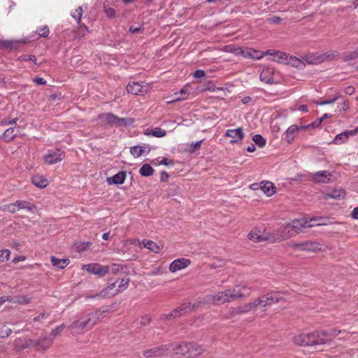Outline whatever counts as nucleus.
Here are the masks:
<instances>
[{"label": "nucleus", "mask_w": 358, "mask_h": 358, "mask_svg": "<svg viewBox=\"0 0 358 358\" xmlns=\"http://www.w3.org/2000/svg\"><path fill=\"white\" fill-rule=\"evenodd\" d=\"M101 313L99 310L90 312L74 321L69 327L72 334H81L84 330L91 329L99 320Z\"/></svg>", "instance_id": "nucleus-1"}, {"label": "nucleus", "mask_w": 358, "mask_h": 358, "mask_svg": "<svg viewBox=\"0 0 358 358\" xmlns=\"http://www.w3.org/2000/svg\"><path fill=\"white\" fill-rule=\"evenodd\" d=\"M316 218L311 219L310 220L306 219L294 220L291 223L287 224L281 230H278V236L287 234L288 238L292 236L294 234H289L290 231H294L296 234L299 233L303 228H311L314 227V224H311L312 221H315Z\"/></svg>", "instance_id": "nucleus-2"}, {"label": "nucleus", "mask_w": 358, "mask_h": 358, "mask_svg": "<svg viewBox=\"0 0 358 358\" xmlns=\"http://www.w3.org/2000/svg\"><path fill=\"white\" fill-rule=\"evenodd\" d=\"M342 331L337 329L315 331L311 332L313 345H324L336 337Z\"/></svg>", "instance_id": "nucleus-3"}, {"label": "nucleus", "mask_w": 358, "mask_h": 358, "mask_svg": "<svg viewBox=\"0 0 358 358\" xmlns=\"http://www.w3.org/2000/svg\"><path fill=\"white\" fill-rule=\"evenodd\" d=\"M52 343L51 338H49L48 336L45 335L38 339H27L22 348L23 349L35 348L36 350L43 352L49 349Z\"/></svg>", "instance_id": "nucleus-4"}, {"label": "nucleus", "mask_w": 358, "mask_h": 358, "mask_svg": "<svg viewBox=\"0 0 358 358\" xmlns=\"http://www.w3.org/2000/svg\"><path fill=\"white\" fill-rule=\"evenodd\" d=\"M248 237L250 241L258 243L264 241H280L287 239L289 236L285 234L275 238L269 234H265L259 228H255L250 231L248 235Z\"/></svg>", "instance_id": "nucleus-5"}, {"label": "nucleus", "mask_w": 358, "mask_h": 358, "mask_svg": "<svg viewBox=\"0 0 358 358\" xmlns=\"http://www.w3.org/2000/svg\"><path fill=\"white\" fill-rule=\"evenodd\" d=\"M284 294L281 292L267 293L255 299L257 306L266 307L278 303L285 299Z\"/></svg>", "instance_id": "nucleus-6"}, {"label": "nucleus", "mask_w": 358, "mask_h": 358, "mask_svg": "<svg viewBox=\"0 0 358 358\" xmlns=\"http://www.w3.org/2000/svg\"><path fill=\"white\" fill-rule=\"evenodd\" d=\"M229 298L231 301L236 299L248 297L254 290L252 287L247 285H236L232 289H228Z\"/></svg>", "instance_id": "nucleus-7"}, {"label": "nucleus", "mask_w": 358, "mask_h": 358, "mask_svg": "<svg viewBox=\"0 0 358 358\" xmlns=\"http://www.w3.org/2000/svg\"><path fill=\"white\" fill-rule=\"evenodd\" d=\"M228 290L208 294L205 297L206 303L212 305H220L231 302Z\"/></svg>", "instance_id": "nucleus-8"}, {"label": "nucleus", "mask_w": 358, "mask_h": 358, "mask_svg": "<svg viewBox=\"0 0 358 358\" xmlns=\"http://www.w3.org/2000/svg\"><path fill=\"white\" fill-rule=\"evenodd\" d=\"M291 247L296 250L306 252H319L322 251V245L316 241H307L304 242L293 243Z\"/></svg>", "instance_id": "nucleus-9"}, {"label": "nucleus", "mask_w": 358, "mask_h": 358, "mask_svg": "<svg viewBox=\"0 0 358 358\" xmlns=\"http://www.w3.org/2000/svg\"><path fill=\"white\" fill-rule=\"evenodd\" d=\"M166 348L170 353V357L175 355H179L187 358V343L181 342L180 343H173L166 345Z\"/></svg>", "instance_id": "nucleus-10"}, {"label": "nucleus", "mask_w": 358, "mask_h": 358, "mask_svg": "<svg viewBox=\"0 0 358 358\" xmlns=\"http://www.w3.org/2000/svg\"><path fill=\"white\" fill-rule=\"evenodd\" d=\"M332 175L327 171H320L310 173V178L312 181L317 183L330 182Z\"/></svg>", "instance_id": "nucleus-11"}, {"label": "nucleus", "mask_w": 358, "mask_h": 358, "mask_svg": "<svg viewBox=\"0 0 358 358\" xmlns=\"http://www.w3.org/2000/svg\"><path fill=\"white\" fill-rule=\"evenodd\" d=\"M64 157V153L59 149L49 150L44 157L45 162L48 164H54L62 161Z\"/></svg>", "instance_id": "nucleus-12"}, {"label": "nucleus", "mask_w": 358, "mask_h": 358, "mask_svg": "<svg viewBox=\"0 0 358 358\" xmlns=\"http://www.w3.org/2000/svg\"><path fill=\"white\" fill-rule=\"evenodd\" d=\"M127 90L129 93L135 95H143L147 93L148 90V85H141L138 82L129 83L127 86Z\"/></svg>", "instance_id": "nucleus-13"}, {"label": "nucleus", "mask_w": 358, "mask_h": 358, "mask_svg": "<svg viewBox=\"0 0 358 358\" xmlns=\"http://www.w3.org/2000/svg\"><path fill=\"white\" fill-rule=\"evenodd\" d=\"M83 268L90 273L103 276L108 273L107 266L98 264H89L83 266Z\"/></svg>", "instance_id": "nucleus-14"}, {"label": "nucleus", "mask_w": 358, "mask_h": 358, "mask_svg": "<svg viewBox=\"0 0 358 358\" xmlns=\"http://www.w3.org/2000/svg\"><path fill=\"white\" fill-rule=\"evenodd\" d=\"M225 136L231 138L230 142L232 143L241 142L245 137V134L241 127L227 130Z\"/></svg>", "instance_id": "nucleus-15"}, {"label": "nucleus", "mask_w": 358, "mask_h": 358, "mask_svg": "<svg viewBox=\"0 0 358 358\" xmlns=\"http://www.w3.org/2000/svg\"><path fill=\"white\" fill-rule=\"evenodd\" d=\"M191 264V261L187 258H178L173 260L170 266L169 271L172 273H175L180 270L187 268Z\"/></svg>", "instance_id": "nucleus-16"}, {"label": "nucleus", "mask_w": 358, "mask_h": 358, "mask_svg": "<svg viewBox=\"0 0 358 358\" xmlns=\"http://www.w3.org/2000/svg\"><path fill=\"white\" fill-rule=\"evenodd\" d=\"M311 332L308 334H301L294 336L292 341L299 345H313Z\"/></svg>", "instance_id": "nucleus-17"}, {"label": "nucleus", "mask_w": 358, "mask_h": 358, "mask_svg": "<svg viewBox=\"0 0 358 358\" xmlns=\"http://www.w3.org/2000/svg\"><path fill=\"white\" fill-rule=\"evenodd\" d=\"M308 127V126H297L296 124H292L289 126L285 133V140L288 143H291L294 141L296 134L300 130H303L306 128Z\"/></svg>", "instance_id": "nucleus-18"}, {"label": "nucleus", "mask_w": 358, "mask_h": 358, "mask_svg": "<svg viewBox=\"0 0 358 358\" xmlns=\"http://www.w3.org/2000/svg\"><path fill=\"white\" fill-rule=\"evenodd\" d=\"M131 244L138 246L140 249L147 248L150 251L155 252L157 249V243L152 241L143 239L141 241L138 239H134L130 241Z\"/></svg>", "instance_id": "nucleus-19"}, {"label": "nucleus", "mask_w": 358, "mask_h": 358, "mask_svg": "<svg viewBox=\"0 0 358 358\" xmlns=\"http://www.w3.org/2000/svg\"><path fill=\"white\" fill-rule=\"evenodd\" d=\"M187 358H195L205 351L201 345L194 343H187Z\"/></svg>", "instance_id": "nucleus-20"}, {"label": "nucleus", "mask_w": 358, "mask_h": 358, "mask_svg": "<svg viewBox=\"0 0 358 358\" xmlns=\"http://www.w3.org/2000/svg\"><path fill=\"white\" fill-rule=\"evenodd\" d=\"M265 55L272 56V60L278 63H285L288 59L289 55L281 51L268 50L265 52Z\"/></svg>", "instance_id": "nucleus-21"}, {"label": "nucleus", "mask_w": 358, "mask_h": 358, "mask_svg": "<svg viewBox=\"0 0 358 358\" xmlns=\"http://www.w3.org/2000/svg\"><path fill=\"white\" fill-rule=\"evenodd\" d=\"M252 186H259L267 196H271L275 193V187L273 182L270 181H262L260 183H254Z\"/></svg>", "instance_id": "nucleus-22"}, {"label": "nucleus", "mask_w": 358, "mask_h": 358, "mask_svg": "<svg viewBox=\"0 0 358 358\" xmlns=\"http://www.w3.org/2000/svg\"><path fill=\"white\" fill-rule=\"evenodd\" d=\"M106 122L110 125H127V122L125 118L119 117L111 113L103 115Z\"/></svg>", "instance_id": "nucleus-23"}, {"label": "nucleus", "mask_w": 358, "mask_h": 358, "mask_svg": "<svg viewBox=\"0 0 358 358\" xmlns=\"http://www.w3.org/2000/svg\"><path fill=\"white\" fill-rule=\"evenodd\" d=\"M117 283L118 280L110 282L106 287L103 288L99 294H96V296L104 298L116 295L117 293H115V290L117 289Z\"/></svg>", "instance_id": "nucleus-24"}, {"label": "nucleus", "mask_w": 358, "mask_h": 358, "mask_svg": "<svg viewBox=\"0 0 358 358\" xmlns=\"http://www.w3.org/2000/svg\"><path fill=\"white\" fill-rule=\"evenodd\" d=\"M274 69L271 67L264 68L260 73V80L267 84L274 83Z\"/></svg>", "instance_id": "nucleus-25"}, {"label": "nucleus", "mask_w": 358, "mask_h": 358, "mask_svg": "<svg viewBox=\"0 0 358 358\" xmlns=\"http://www.w3.org/2000/svg\"><path fill=\"white\" fill-rule=\"evenodd\" d=\"M194 306L191 305L190 303H183L180 307L175 309V310L171 314V316L176 317L181 315L183 313H187L194 309Z\"/></svg>", "instance_id": "nucleus-26"}, {"label": "nucleus", "mask_w": 358, "mask_h": 358, "mask_svg": "<svg viewBox=\"0 0 358 358\" xmlns=\"http://www.w3.org/2000/svg\"><path fill=\"white\" fill-rule=\"evenodd\" d=\"M19 130L15 127L8 128L4 131L3 138L6 142H10L17 136Z\"/></svg>", "instance_id": "nucleus-27"}, {"label": "nucleus", "mask_w": 358, "mask_h": 358, "mask_svg": "<svg viewBox=\"0 0 358 358\" xmlns=\"http://www.w3.org/2000/svg\"><path fill=\"white\" fill-rule=\"evenodd\" d=\"M354 134V131H346L337 134L334 139V143L336 145L342 144L348 141L350 135H352Z\"/></svg>", "instance_id": "nucleus-28"}, {"label": "nucleus", "mask_w": 358, "mask_h": 358, "mask_svg": "<svg viewBox=\"0 0 358 358\" xmlns=\"http://www.w3.org/2000/svg\"><path fill=\"white\" fill-rule=\"evenodd\" d=\"M241 314L248 313L252 310H255L257 307L255 299L253 301L238 306Z\"/></svg>", "instance_id": "nucleus-29"}, {"label": "nucleus", "mask_w": 358, "mask_h": 358, "mask_svg": "<svg viewBox=\"0 0 358 358\" xmlns=\"http://www.w3.org/2000/svg\"><path fill=\"white\" fill-rule=\"evenodd\" d=\"M51 263L55 267L62 269L69 264L70 260L69 259H58L55 257H52Z\"/></svg>", "instance_id": "nucleus-30"}, {"label": "nucleus", "mask_w": 358, "mask_h": 358, "mask_svg": "<svg viewBox=\"0 0 358 358\" xmlns=\"http://www.w3.org/2000/svg\"><path fill=\"white\" fill-rule=\"evenodd\" d=\"M285 63H287L299 69H303L305 67L303 62L296 57L289 56Z\"/></svg>", "instance_id": "nucleus-31"}, {"label": "nucleus", "mask_w": 358, "mask_h": 358, "mask_svg": "<svg viewBox=\"0 0 358 358\" xmlns=\"http://www.w3.org/2000/svg\"><path fill=\"white\" fill-rule=\"evenodd\" d=\"M32 183L37 187L39 188H44L48 184V180L46 178H44L40 176H35L32 177L31 179Z\"/></svg>", "instance_id": "nucleus-32"}, {"label": "nucleus", "mask_w": 358, "mask_h": 358, "mask_svg": "<svg viewBox=\"0 0 358 358\" xmlns=\"http://www.w3.org/2000/svg\"><path fill=\"white\" fill-rule=\"evenodd\" d=\"M304 60L308 64H317L321 63L319 53H313L304 57Z\"/></svg>", "instance_id": "nucleus-33"}, {"label": "nucleus", "mask_w": 358, "mask_h": 358, "mask_svg": "<svg viewBox=\"0 0 358 358\" xmlns=\"http://www.w3.org/2000/svg\"><path fill=\"white\" fill-rule=\"evenodd\" d=\"M339 52L336 50H331L324 53L320 54V57L321 59V63L324 61L331 60L336 57H338Z\"/></svg>", "instance_id": "nucleus-34"}, {"label": "nucleus", "mask_w": 358, "mask_h": 358, "mask_svg": "<svg viewBox=\"0 0 358 358\" xmlns=\"http://www.w3.org/2000/svg\"><path fill=\"white\" fill-rule=\"evenodd\" d=\"M345 195V192L343 189H334L330 194H327L325 199L332 198L335 199H343Z\"/></svg>", "instance_id": "nucleus-35"}, {"label": "nucleus", "mask_w": 358, "mask_h": 358, "mask_svg": "<svg viewBox=\"0 0 358 358\" xmlns=\"http://www.w3.org/2000/svg\"><path fill=\"white\" fill-rule=\"evenodd\" d=\"M117 280H118V283L117 285V289L115 290V293H117V294L127 289L129 282V278H122L121 280L117 279Z\"/></svg>", "instance_id": "nucleus-36"}, {"label": "nucleus", "mask_w": 358, "mask_h": 358, "mask_svg": "<svg viewBox=\"0 0 358 358\" xmlns=\"http://www.w3.org/2000/svg\"><path fill=\"white\" fill-rule=\"evenodd\" d=\"M189 94V92L187 90V86L181 89L179 92L175 93L174 99H173V101H181L184 100L187 98V96Z\"/></svg>", "instance_id": "nucleus-37"}, {"label": "nucleus", "mask_w": 358, "mask_h": 358, "mask_svg": "<svg viewBox=\"0 0 358 358\" xmlns=\"http://www.w3.org/2000/svg\"><path fill=\"white\" fill-rule=\"evenodd\" d=\"M66 326L64 324H62L61 325L53 329L49 335H47L49 338H51L52 342L53 343L55 338L59 336L62 331L65 329Z\"/></svg>", "instance_id": "nucleus-38"}, {"label": "nucleus", "mask_w": 358, "mask_h": 358, "mask_svg": "<svg viewBox=\"0 0 358 358\" xmlns=\"http://www.w3.org/2000/svg\"><path fill=\"white\" fill-rule=\"evenodd\" d=\"M15 204L17 206V210L26 209L28 211L32 212L35 208L34 206L30 205V203L27 201H17Z\"/></svg>", "instance_id": "nucleus-39"}, {"label": "nucleus", "mask_w": 358, "mask_h": 358, "mask_svg": "<svg viewBox=\"0 0 358 358\" xmlns=\"http://www.w3.org/2000/svg\"><path fill=\"white\" fill-rule=\"evenodd\" d=\"M139 173L143 176H150L153 174L154 169L149 164H145L140 169Z\"/></svg>", "instance_id": "nucleus-40"}, {"label": "nucleus", "mask_w": 358, "mask_h": 358, "mask_svg": "<svg viewBox=\"0 0 358 358\" xmlns=\"http://www.w3.org/2000/svg\"><path fill=\"white\" fill-rule=\"evenodd\" d=\"M125 178V172L120 171L112 178L113 183L116 185H121L124 182Z\"/></svg>", "instance_id": "nucleus-41"}, {"label": "nucleus", "mask_w": 358, "mask_h": 358, "mask_svg": "<svg viewBox=\"0 0 358 358\" xmlns=\"http://www.w3.org/2000/svg\"><path fill=\"white\" fill-rule=\"evenodd\" d=\"M247 55L250 57V58L255 59H260L264 56H265V52H261L259 50H256L254 49H250L247 52Z\"/></svg>", "instance_id": "nucleus-42"}, {"label": "nucleus", "mask_w": 358, "mask_h": 358, "mask_svg": "<svg viewBox=\"0 0 358 358\" xmlns=\"http://www.w3.org/2000/svg\"><path fill=\"white\" fill-rule=\"evenodd\" d=\"M145 152V147L142 146H133L130 148V153L134 157H138L141 155H142Z\"/></svg>", "instance_id": "nucleus-43"}, {"label": "nucleus", "mask_w": 358, "mask_h": 358, "mask_svg": "<svg viewBox=\"0 0 358 358\" xmlns=\"http://www.w3.org/2000/svg\"><path fill=\"white\" fill-rule=\"evenodd\" d=\"M201 142L202 140H200L195 143L186 145L185 150L189 153L194 152L196 150H199L201 148Z\"/></svg>", "instance_id": "nucleus-44"}, {"label": "nucleus", "mask_w": 358, "mask_h": 358, "mask_svg": "<svg viewBox=\"0 0 358 358\" xmlns=\"http://www.w3.org/2000/svg\"><path fill=\"white\" fill-rule=\"evenodd\" d=\"M358 58V48L354 51L348 52L344 54L343 59L345 62L355 60Z\"/></svg>", "instance_id": "nucleus-45"}, {"label": "nucleus", "mask_w": 358, "mask_h": 358, "mask_svg": "<svg viewBox=\"0 0 358 358\" xmlns=\"http://www.w3.org/2000/svg\"><path fill=\"white\" fill-rule=\"evenodd\" d=\"M252 139L260 148H263L266 145V140L260 134H255Z\"/></svg>", "instance_id": "nucleus-46"}, {"label": "nucleus", "mask_w": 358, "mask_h": 358, "mask_svg": "<svg viewBox=\"0 0 358 358\" xmlns=\"http://www.w3.org/2000/svg\"><path fill=\"white\" fill-rule=\"evenodd\" d=\"M83 14V8L82 6H80L71 13V16L78 22V23H80L81 21Z\"/></svg>", "instance_id": "nucleus-47"}, {"label": "nucleus", "mask_w": 358, "mask_h": 358, "mask_svg": "<svg viewBox=\"0 0 358 358\" xmlns=\"http://www.w3.org/2000/svg\"><path fill=\"white\" fill-rule=\"evenodd\" d=\"M14 43L9 40H1L0 41V48L3 50L12 49Z\"/></svg>", "instance_id": "nucleus-48"}, {"label": "nucleus", "mask_w": 358, "mask_h": 358, "mask_svg": "<svg viewBox=\"0 0 358 358\" xmlns=\"http://www.w3.org/2000/svg\"><path fill=\"white\" fill-rule=\"evenodd\" d=\"M12 329L3 325L0 327V337L6 338L10 335Z\"/></svg>", "instance_id": "nucleus-49"}, {"label": "nucleus", "mask_w": 358, "mask_h": 358, "mask_svg": "<svg viewBox=\"0 0 358 358\" xmlns=\"http://www.w3.org/2000/svg\"><path fill=\"white\" fill-rule=\"evenodd\" d=\"M12 302L21 304H27L30 302V298L27 296H19L15 299L13 298Z\"/></svg>", "instance_id": "nucleus-50"}, {"label": "nucleus", "mask_w": 358, "mask_h": 358, "mask_svg": "<svg viewBox=\"0 0 358 358\" xmlns=\"http://www.w3.org/2000/svg\"><path fill=\"white\" fill-rule=\"evenodd\" d=\"M37 33L41 37H48L50 33L49 28L47 25H44L37 29Z\"/></svg>", "instance_id": "nucleus-51"}, {"label": "nucleus", "mask_w": 358, "mask_h": 358, "mask_svg": "<svg viewBox=\"0 0 358 358\" xmlns=\"http://www.w3.org/2000/svg\"><path fill=\"white\" fill-rule=\"evenodd\" d=\"M108 268V273H116L122 269V266L120 264H111L106 266Z\"/></svg>", "instance_id": "nucleus-52"}, {"label": "nucleus", "mask_w": 358, "mask_h": 358, "mask_svg": "<svg viewBox=\"0 0 358 358\" xmlns=\"http://www.w3.org/2000/svg\"><path fill=\"white\" fill-rule=\"evenodd\" d=\"M92 245L91 242H83L77 245V249L79 252L86 250Z\"/></svg>", "instance_id": "nucleus-53"}, {"label": "nucleus", "mask_w": 358, "mask_h": 358, "mask_svg": "<svg viewBox=\"0 0 358 358\" xmlns=\"http://www.w3.org/2000/svg\"><path fill=\"white\" fill-rule=\"evenodd\" d=\"M339 97H340V95L338 94V95L335 96L331 99H327V100H322L321 101H317V104L322 105V106L327 105V104H331V103H334Z\"/></svg>", "instance_id": "nucleus-54"}, {"label": "nucleus", "mask_w": 358, "mask_h": 358, "mask_svg": "<svg viewBox=\"0 0 358 358\" xmlns=\"http://www.w3.org/2000/svg\"><path fill=\"white\" fill-rule=\"evenodd\" d=\"M166 345H162L160 346V348H158V357L159 355H167V356H170V353L169 352V350H166Z\"/></svg>", "instance_id": "nucleus-55"}, {"label": "nucleus", "mask_w": 358, "mask_h": 358, "mask_svg": "<svg viewBox=\"0 0 358 358\" xmlns=\"http://www.w3.org/2000/svg\"><path fill=\"white\" fill-rule=\"evenodd\" d=\"M21 60L27 62V61H31L34 64H36V58L35 56L29 55H24L20 57Z\"/></svg>", "instance_id": "nucleus-56"}, {"label": "nucleus", "mask_w": 358, "mask_h": 358, "mask_svg": "<svg viewBox=\"0 0 358 358\" xmlns=\"http://www.w3.org/2000/svg\"><path fill=\"white\" fill-rule=\"evenodd\" d=\"M6 210L9 213H14L17 210V206L15 203H10L6 207Z\"/></svg>", "instance_id": "nucleus-57"}, {"label": "nucleus", "mask_w": 358, "mask_h": 358, "mask_svg": "<svg viewBox=\"0 0 358 358\" xmlns=\"http://www.w3.org/2000/svg\"><path fill=\"white\" fill-rule=\"evenodd\" d=\"M162 164L165 166H173L174 162L171 159H169L167 158L162 159L159 162H158V165Z\"/></svg>", "instance_id": "nucleus-58"}, {"label": "nucleus", "mask_w": 358, "mask_h": 358, "mask_svg": "<svg viewBox=\"0 0 358 358\" xmlns=\"http://www.w3.org/2000/svg\"><path fill=\"white\" fill-rule=\"evenodd\" d=\"M106 15L110 18H113L115 16V11L113 8H108L105 9Z\"/></svg>", "instance_id": "nucleus-59"}, {"label": "nucleus", "mask_w": 358, "mask_h": 358, "mask_svg": "<svg viewBox=\"0 0 358 358\" xmlns=\"http://www.w3.org/2000/svg\"><path fill=\"white\" fill-rule=\"evenodd\" d=\"M229 314L230 315V316H236L237 315H240L241 313H239V308L238 307H231L230 308L229 310Z\"/></svg>", "instance_id": "nucleus-60"}, {"label": "nucleus", "mask_w": 358, "mask_h": 358, "mask_svg": "<svg viewBox=\"0 0 358 358\" xmlns=\"http://www.w3.org/2000/svg\"><path fill=\"white\" fill-rule=\"evenodd\" d=\"M205 75L206 73L204 71L201 69L196 70L193 73V76L196 78H203L205 76Z\"/></svg>", "instance_id": "nucleus-61"}, {"label": "nucleus", "mask_w": 358, "mask_h": 358, "mask_svg": "<svg viewBox=\"0 0 358 358\" xmlns=\"http://www.w3.org/2000/svg\"><path fill=\"white\" fill-rule=\"evenodd\" d=\"M268 21L271 24H279L281 22V18L278 16L273 15L269 18Z\"/></svg>", "instance_id": "nucleus-62"}, {"label": "nucleus", "mask_w": 358, "mask_h": 358, "mask_svg": "<svg viewBox=\"0 0 358 358\" xmlns=\"http://www.w3.org/2000/svg\"><path fill=\"white\" fill-rule=\"evenodd\" d=\"M129 31L131 34H139L142 32V29L141 27H134L133 26L131 27L129 29Z\"/></svg>", "instance_id": "nucleus-63"}, {"label": "nucleus", "mask_w": 358, "mask_h": 358, "mask_svg": "<svg viewBox=\"0 0 358 358\" xmlns=\"http://www.w3.org/2000/svg\"><path fill=\"white\" fill-rule=\"evenodd\" d=\"M355 89L353 86H348V87H345L344 90V92L348 95L353 94L355 93Z\"/></svg>", "instance_id": "nucleus-64"}]
</instances>
